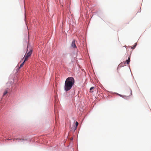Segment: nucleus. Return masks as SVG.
<instances>
[{"instance_id":"obj_14","label":"nucleus","mask_w":151,"mask_h":151,"mask_svg":"<svg viewBox=\"0 0 151 151\" xmlns=\"http://www.w3.org/2000/svg\"><path fill=\"white\" fill-rule=\"evenodd\" d=\"M73 138H71V140H73Z\"/></svg>"},{"instance_id":"obj_12","label":"nucleus","mask_w":151,"mask_h":151,"mask_svg":"<svg viewBox=\"0 0 151 151\" xmlns=\"http://www.w3.org/2000/svg\"><path fill=\"white\" fill-rule=\"evenodd\" d=\"M132 93L131 90V94H132Z\"/></svg>"},{"instance_id":"obj_3","label":"nucleus","mask_w":151,"mask_h":151,"mask_svg":"<svg viewBox=\"0 0 151 151\" xmlns=\"http://www.w3.org/2000/svg\"><path fill=\"white\" fill-rule=\"evenodd\" d=\"M71 46L73 47L74 48H76V45L75 43V40L74 39L73 40V41L72 44H71Z\"/></svg>"},{"instance_id":"obj_8","label":"nucleus","mask_w":151,"mask_h":151,"mask_svg":"<svg viewBox=\"0 0 151 151\" xmlns=\"http://www.w3.org/2000/svg\"><path fill=\"white\" fill-rule=\"evenodd\" d=\"M7 93V92L6 91H4L3 94H6Z\"/></svg>"},{"instance_id":"obj_7","label":"nucleus","mask_w":151,"mask_h":151,"mask_svg":"<svg viewBox=\"0 0 151 151\" xmlns=\"http://www.w3.org/2000/svg\"><path fill=\"white\" fill-rule=\"evenodd\" d=\"M78 123L77 122H76V128H77V126L78 125Z\"/></svg>"},{"instance_id":"obj_5","label":"nucleus","mask_w":151,"mask_h":151,"mask_svg":"<svg viewBox=\"0 0 151 151\" xmlns=\"http://www.w3.org/2000/svg\"><path fill=\"white\" fill-rule=\"evenodd\" d=\"M94 90V87H91L90 89V92L91 93H93L92 92Z\"/></svg>"},{"instance_id":"obj_11","label":"nucleus","mask_w":151,"mask_h":151,"mask_svg":"<svg viewBox=\"0 0 151 151\" xmlns=\"http://www.w3.org/2000/svg\"><path fill=\"white\" fill-rule=\"evenodd\" d=\"M123 47L124 48V50H127V48H126V47Z\"/></svg>"},{"instance_id":"obj_15","label":"nucleus","mask_w":151,"mask_h":151,"mask_svg":"<svg viewBox=\"0 0 151 151\" xmlns=\"http://www.w3.org/2000/svg\"><path fill=\"white\" fill-rule=\"evenodd\" d=\"M116 94L118 95V94H118V93H117Z\"/></svg>"},{"instance_id":"obj_9","label":"nucleus","mask_w":151,"mask_h":151,"mask_svg":"<svg viewBox=\"0 0 151 151\" xmlns=\"http://www.w3.org/2000/svg\"><path fill=\"white\" fill-rule=\"evenodd\" d=\"M136 45V44H135V45L134 46H133L132 47V48H133V49L134 48H135Z\"/></svg>"},{"instance_id":"obj_2","label":"nucleus","mask_w":151,"mask_h":151,"mask_svg":"<svg viewBox=\"0 0 151 151\" xmlns=\"http://www.w3.org/2000/svg\"><path fill=\"white\" fill-rule=\"evenodd\" d=\"M32 51V48L29 47L28 46L27 48V51L24 56V62L27 61L28 58L31 55Z\"/></svg>"},{"instance_id":"obj_10","label":"nucleus","mask_w":151,"mask_h":151,"mask_svg":"<svg viewBox=\"0 0 151 151\" xmlns=\"http://www.w3.org/2000/svg\"><path fill=\"white\" fill-rule=\"evenodd\" d=\"M120 96H121V97H123V98H124V96H123V95H119Z\"/></svg>"},{"instance_id":"obj_4","label":"nucleus","mask_w":151,"mask_h":151,"mask_svg":"<svg viewBox=\"0 0 151 151\" xmlns=\"http://www.w3.org/2000/svg\"><path fill=\"white\" fill-rule=\"evenodd\" d=\"M130 56H129L128 57V59L127 60H126L125 61V63H126L128 65H129V63L130 62Z\"/></svg>"},{"instance_id":"obj_13","label":"nucleus","mask_w":151,"mask_h":151,"mask_svg":"<svg viewBox=\"0 0 151 151\" xmlns=\"http://www.w3.org/2000/svg\"><path fill=\"white\" fill-rule=\"evenodd\" d=\"M73 138H71V140H73Z\"/></svg>"},{"instance_id":"obj_6","label":"nucleus","mask_w":151,"mask_h":151,"mask_svg":"<svg viewBox=\"0 0 151 151\" xmlns=\"http://www.w3.org/2000/svg\"><path fill=\"white\" fill-rule=\"evenodd\" d=\"M25 62H24H24L23 63H22L20 65V66H19V68H22L23 66V65H24V63Z\"/></svg>"},{"instance_id":"obj_1","label":"nucleus","mask_w":151,"mask_h":151,"mask_svg":"<svg viewBox=\"0 0 151 151\" xmlns=\"http://www.w3.org/2000/svg\"><path fill=\"white\" fill-rule=\"evenodd\" d=\"M74 79L73 77H69L67 78L65 83V90L66 91L70 90L74 85Z\"/></svg>"}]
</instances>
